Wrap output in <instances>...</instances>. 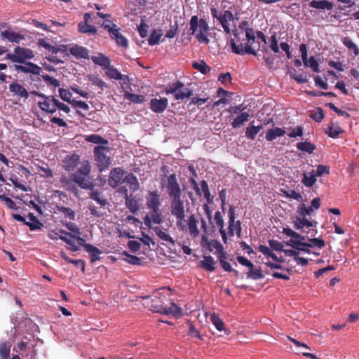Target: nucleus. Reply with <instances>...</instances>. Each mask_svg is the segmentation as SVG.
Here are the masks:
<instances>
[{"instance_id":"f257e3e1","label":"nucleus","mask_w":359,"mask_h":359,"mask_svg":"<svg viewBox=\"0 0 359 359\" xmlns=\"http://www.w3.org/2000/svg\"><path fill=\"white\" fill-rule=\"evenodd\" d=\"M165 290H170V288L169 287H162L149 296H142L140 298L144 300V306L153 312L161 314H172L176 318L181 317L182 316V309L175 303H171L170 306H165V302L168 300Z\"/></svg>"},{"instance_id":"f03ea898","label":"nucleus","mask_w":359,"mask_h":359,"mask_svg":"<svg viewBox=\"0 0 359 359\" xmlns=\"http://www.w3.org/2000/svg\"><path fill=\"white\" fill-rule=\"evenodd\" d=\"M146 198V205L150 212L144 217V224L152 228V222L160 224L163 222V212L161 210V195L158 191H149Z\"/></svg>"},{"instance_id":"7ed1b4c3","label":"nucleus","mask_w":359,"mask_h":359,"mask_svg":"<svg viewBox=\"0 0 359 359\" xmlns=\"http://www.w3.org/2000/svg\"><path fill=\"white\" fill-rule=\"evenodd\" d=\"M190 30L191 34L195 35V37L200 43H208L209 39L207 36V33L209 30V27L205 20L201 18L198 19L197 15H194L190 20Z\"/></svg>"},{"instance_id":"20e7f679","label":"nucleus","mask_w":359,"mask_h":359,"mask_svg":"<svg viewBox=\"0 0 359 359\" xmlns=\"http://www.w3.org/2000/svg\"><path fill=\"white\" fill-rule=\"evenodd\" d=\"M170 212L171 215L177 219L176 224L181 229H185L183 222L185 218V210L184 201L181 199V196L170 198Z\"/></svg>"},{"instance_id":"39448f33","label":"nucleus","mask_w":359,"mask_h":359,"mask_svg":"<svg viewBox=\"0 0 359 359\" xmlns=\"http://www.w3.org/2000/svg\"><path fill=\"white\" fill-rule=\"evenodd\" d=\"M166 94H172L177 100H183L193 95V90L184 88V84L180 81L170 84L165 90Z\"/></svg>"},{"instance_id":"423d86ee","label":"nucleus","mask_w":359,"mask_h":359,"mask_svg":"<svg viewBox=\"0 0 359 359\" xmlns=\"http://www.w3.org/2000/svg\"><path fill=\"white\" fill-rule=\"evenodd\" d=\"M33 51L29 48L17 46L13 50V53H8L6 59L11 60L13 62L25 63L27 60L34 58Z\"/></svg>"},{"instance_id":"0eeeda50","label":"nucleus","mask_w":359,"mask_h":359,"mask_svg":"<svg viewBox=\"0 0 359 359\" xmlns=\"http://www.w3.org/2000/svg\"><path fill=\"white\" fill-rule=\"evenodd\" d=\"M233 35L235 38L237 39V41H236L235 39H231L230 41L231 50L233 53L241 55H243L245 53L250 54L255 56L257 55V51L252 48L251 44L246 43L245 46L243 45L242 43L237 44V42H238L240 38L238 36L239 34L238 32H236V31L233 32Z\"/></svg>"},{"instance_id":"6e6552de","label":"nucleus","mask_w":359,"mask_h":359,"mask_svg":"<svg viewBox=\"0 0 359 359\" xmlns=\"http://www.w3.org/2000/svg\"><path fill=\"white\" fill-rule=\"evenodd\" d=\"M162 187L167 189L170 198L181 196V189L175 174L168 176L166 182L163 180Z\"/></svg>"},{"instance_id":"1a4fd4ad","label":"nucleus","mask_w":359,"mask_h":359,"mask_svg":"<svg viewBox=\"0 0 359 359\" xmlns=\"http://www.w3.org/2000/svg\"><path fill=\"white\" fill-rule=\"evenodd\" d=\"M106 149V147L103 146H97L94 148L93 152L100 172L104 170L111 163L110 158L105 154Z\"/></svg>"},{"instance_id":"9d476101","label":"nucleus","mask_w":359,"mask_h":359,"mask_svg":"<svg viewBox=\"0 0 359 359\" xmlns=\"http://www.w3.org/2000/svg\"><path fill=\"white\" fill-rule=\"evenodd\" d=\"M57 99L53 95H44L37 102L38 107L41 111L53 114L56 112V102Z\"/></svg>"},{"instance_id":"9b49d317","label":"nucleus","mask_w":359,"mask_h":359,"mask_svg":"<svg viewBox=\"0 0 359 359\" xmlns=\"http://www.w3.org/2000/svg\"><path fill=\"white\" fill-rule=\"evenodd\" d=\"M125 172L123 168L118 167L113 168L110 172L108 184L115 189L124 182Z\"/></svg>"},{"instance_id":"f8f14e48","label":"nucleus","mask_w":359,"mask_h":359,"mask_svg":"<svg viewBox=\"0 0 359 359\" xmlns=\"http://www.w3.org/2000/svg\"><path fill=\"white\" fill-rule=\"evenodd\" d=\"M23 64L24 65H15V70L18 72H22L25 74H32L34 75H39L42 70L39 65L33 62H25V63Z\"/></svg>"},{"instance_id":"ddd939ff","label":"nucleus","mask_w":359,"mask_h":359,"mask_svg":"<svg viewBox=\"0 0 359 359\" xmlns=\"http://www.w3.org/2000/svg\"><path fill=\"white\" fill-rule=\"evenodd\" d=\"M234 18L231 11L226 10L221 12V16L217 18V20L222 26L224 31L226 34L231 33L229 22H233Z\"/></svg>"},{"instance_id":"4468645a","label":"nucleus","mask_w":359,"mask_h":359,"mask_svg":"<svg viewBox=\"0 0 359 359\" xmlns=\"http://www.w3.org/2000/svg\"><path fill=\"white\" fill-rule=\"evenodd\" d=\"M150 109L152 111L155 113H162L168 105V100L166 97H162L160 99L158 98H152L150 100Z\"/></svg>"},{"instance_id":"2eb2a0df","label":"nucleus","mask_w":359,"mask_h":359,"mask_svg":"<svg viewBox=\"0 0 359 359\" xmlns=\"http://www.w3.org/2000/svg\"><path fill=\"white\" fill-rule=\"evenodd\" d=\"M80 158L76 154L67 155L62 160V168L67 171H72L79 164Z\"/></svg>"},{"instance_id":"dca6fc26","label":"nucleus","mask_w":359,"mask_h":359,"mask_svg":"<svg viewBox=\"0 0 359 359\" xmlns=\"http://www.w3.org/2000/svg\"><path fill=\"white\" fill-rule=\"evenodd\" d=\"M69 53L75 57L77 59L82 58V59H88V50L86 48L79 46V45H74L69 49Z\"/></svg>"},{"instance_id":"f3484780","label":"nucleus","mask_w":359,"mask_h":359,"mask_svg":"<svg viewBox=\"0 0 359 359\" xmlns=\"http://www.w3.org/2000/svg\"><path fill=\"white\" fill-rule=\"evenodd\" d=\"M109 36L115 41L116 44L123 48H128V39L120 32V29L116 28L114 32H112Z\"/></svg>"},{"instance_id":"a211bd4d","label":"nucleus","mask_w":359,"mask_h":359,"mask_svg":"<svg viewBox=\"0 0 359 359\" xmlns=\"http://www.w3.org/2000/svg\"><path fill=\"white\" fill-rule=\"evenodd\" d=\"M309 6L318 10L331 11L334 7V4L327 0H313L309 3Z\"/></svg>"},{"instance_id":"6ab92c4d","label":"nucleus","mask_w":359,"mask_h":359,"mask_svg":"<svg viewBox=\"0 0 359 359\" xmlns=\"http://www.w3.org/2000/svg\"><path fill=\"white\" fill-rule=\"evenodd\" d=\"M75 184H78L81 189L93 190L95 184L93 182L87 180L86 177L80 176L78 174H73Z\"/></svg>"},{"instance_id":"aec40b11","label":"nucleus","mask_w":359,"mask_h":359,"mask_svg":"<svg viewBox=\"0 0 359 359\" xmlns=\"http://www.w3.org/2000/svg\"><path fill=\"white\" fill-rule=\"evenodd\" d=\"M124 198H125V203H126V207L129 209V210L132 213L135 214L140 210V207L137 203V201L133 196V195L129 196L128 194L127 189H125V197Z\"/></svg>"},{"instance_id":"412c9836","label":"nucleus","mask_w":359,"mask_h":359,"mask_svg":"<svg viewBox=\"0 0 359 359\" xmlns=\"http://www.w3.org/2000/svg\"><path fill=\"white\" fill-rule=\"evenodd\" d=\"M1 36L3 39H7L12 43H19L20 41L25 39L24 36L11 30L2 31Z\"/></svg>"},{"instance_id":"4be33fe9","label":"nucleus","mask_w":359,"mask_h":359,"mask_svg":"<svg viewBox=\"0 0 359 359\" xmlns=\"http://www.w3.org/2000/svg\"><path fill=\"white\" fill-rule=\"evenodd\" d=\"M107 69V71L106 72V74L111 79L122 80L124 84H126L129 82L128 76L127 75H122L117 69L110 66H109V68Z\"/></svg>"},{"instance_id":"5701e85b","label":"nucleus","mask_w":359,"mask_h":359,"mask_svg":"<svg viewBox=\"0 0 359 359\" xmlns=\"http://www.w3.org/2000/svg\"><path fill=\"white\" fill-rule=\"evenodd\" d=\"M198 220L194 214L191 215L187 219V225L190 235L193 238H196L199 236V230L198 229Z\"/></svg>"},{"instance_id":"b1692460","label":"nucleus","mask_w":359,"mask_h":359,"mask_svg":"<svg viewBox=\"0 0 359 359\" xmlns=\"http://www.w3.org/2000/svg\"><path fill=\"white\" fill-rule=\"evenodd\" d=\"M9 90L19 96L20 97H24L27 99L29 97L28 91L20 84L18 83H12L9 86Z\"/></svg>"},{"instance_id":"393cba45","label":"nucleus","mask_w":359,"mask_h":359,"mask_svg":"<svg viewBox=\"0 0 359 359\" xmlns=\"http://www.w3.org/2000/svg\"><path fill=\"white\" fill-rule=\"evenodd\" d=\"M84 249L86 252L90 253V262L92 263L100 259V255L102 254V251L97 247L91 244H86L84 245Z\"/></svg>"},{"instance_id":"a878e982","label":"nucleus","mask_w":359,"mask_h":359,"mask_svg":"<svg viewBox=\"0 0 359 359\" xmlns=\"http://www.w3.org/2000/svg\"><path fill=\"white\" fill-rule=\"evenodd\" d=\"M60 182L66 190L72 191L76 190L73 174L69 177L62 175L60 178Z\"/></svg>"},{"instance_id":"bb28decb","label":"nucleus","mask_w":359,"mask_h":359,"mask_svg":"<svg viewBox=\"0 0 359 359\" xmlns=\"http://www.w3.org/2000/svg\"><path fill=\"white\" fill-rule=\"evenodd\" d=\"M216 262L211 256H204L203 259L199 262L200 267L208 271H213L215 269V265Z\"/></svg>"},{"instance_id":"cd10ccee","label":"nucleus","mask_w":359,"mask_h":359,"mask_svg":"<svg viewBox=\"0 0 359 359\" xmlns=\"http://www.w3.org/2000/svg\"><path fill=\"white\" fill-rule=\"evenodd\" d=\"M93 62L104 69L109 68L110 66V60L102 53H98L97 55L91 57Z\"/></svg>"},{"instance_id":"c85d7f7f","label":"nucleus","mask_w":359,"mask_h":359,"mask_svg":"<svg viewBox=\"0 0 359 359\" xmlns=\"http://www.w3.org/2000/svg\"><path fill=\"white\" fill-rule=\"evenodd\" d=\"M124 182H126L129 188L133 191H136L140 189V184L137 177L133 173H129L124 177Z\"/></svg>"},{"instance_id":"c756f323","label":"nucleus","mask_w":359,"mask_h":359,"mask_svg":"<svg viewBox=\"0 0 359 359\" xmlns=\"http://www.w3.org/2000/svg\"><path fill=\"white\" fill-rule=\"evenodd\" d=\"M285 131L278 127L271 128L268 130L266 135V139L267 141L271 142L276 140L278 137H281L285 135Z\"/></svg>"},{"instance_id":"7c9ffc66","label":"nucleus","mask_w":359,"mask_h":359,"mask_svg":"<svg viewBox=\"0 0 359 359\" xmlns=\"http://www.w3.org/2000/svg\"><path fill=\"white\" fill-rule=\"evenodd\" d=\"M90 198L95 201L101 207H104L108 204L107 198H105L102 193L99 191H92L90 194Z\"/></svg>"},{"instance_id":"2f4dec72","label":"nucleus","mask_w":359,"mask_h":359,"mask_svg":"<svg viewBox=\"0 0 359 359\" xmlns=\"http://www.w3.org/2000/svg\"><path fill=\"white\" fill-rule=\"evenodd\" d=\"M28 217L32 221V222H25V224L29 227L31 231L41 229L43 224L38 219L36 216L34 215L33 213H29Z\"/></svg>"},{"instance_id":"473e14b6","label":"nucleus","mask_w":359,"mask_h":359,"mask_svg":"<svg viewBox=\"0 0 359 359\" xmlns=\"http://www.w3.org/2000/svg\"><path fill=\"white\" fill-rule=\"evenodd\" d=\"M78 29L80 33L93 35L97 34V28L94 26L88 25L86 22H79L78 25Z\"/></svg>"},{"instance_id":"72a5a7b5","label":"nucleus","mask_w":359,"mask_h":359,"mask_svg":"<svg viewBox=\"0 0 359 359\" xmlns=\"http://www.w3.org/2000/svg\"><path fill=\"white\" fill-rule=\"evenodd\" d=\"M250 114L248 112H242L236 118H235L231 123V126L233 128H239L245 122L249 120Z\"/></svg>"},{"instance_id":"f704fd0d","label":"nucleus","mask_w":359,"mask_h":359,"mask_svg":"<svg viewBox=\"0 0 359 359\" xmlns=\"http://www.w3.org/2000/svg\"><path fill=\"white\" fill-rule=\"evenodd\" d=\"M341 42L348 49V50L353 52L355 56H358L359 55L358 47L349 37H344L341 39Z\"/></svg>"},{"instance_id":"c9c22d12","label":"nucleus","mask_w":359,"mask_h":359,"mask_svg":"<svg viewBox=\"0 0 359 359\" xmlns=\"http://www.w3.org/2000/svg\"><path fill=\"white\" fill-rule=\"evenodd\" d=\"M297 148L298 150L307 152L308 154H312L316 150V145L311 144L309 142H300L297 144Z\"/></svg>"},{"instance_id":"e433bc0d","label":"nucleus","mask_w":359,"mask_h":359,"mask_svg":"<svg viewBox=\"0 0 359 359\" xmlns=\"http://www.w3.org/2000/svg\"><path fill=\"white\" fill-rule=\"evenodd\" d=\"M153 230L162 241L167 243H170L172 245H175V241L173 238L170 235H168L165 231H163L160 227L155 226L153 228Z\"/></svg>"},{"instance_id":"4c0bfd02","label":"nucleus","mask_w":359,"mask_h":359,"mask_svg":"<svg viewBox=\"0 0 359 359\" xmlns=\"http://www.w3.org/2000/svg\"><path fill=\"white\" fill-rule=\"evenodd\" d=\"M123 97L124 99L128 100L131 102L137 104H142L145 100L144 95L131 93L128 91L125 92Z\"/></svg>"},{"instance_id":"58836bf2","label":"nucleus","mask_w":359,"mask_h":359,"mask_svg":"<svg viewBox=\"0 0 359 359\" xmlns=\"http://www.w3.org/2000/svg\"><path fill=\"white\" fill-rule=\"evenodd\" d=\"M316 182V175L314 170L309 173H304L302 183L307 187H312Z\"/></svg>"},{"instance_id":"ea45409f","label":"nucleus","mask_w":359,"mask_h":359,"mask_svg":"<svg viewBox=\"0 0 359 359\" xmlns=\"http://www.w3.org/2000/svg\"><path fill=\"white\" fill-rule=\"evenodd\" d=\"M304 247H313L316 246L318 249H322L325 246V242L324 240L319 238H313L309 239V242H305Z\"/></svg>"},{"instance_id":"a19ab883","label":"nucleus","mask_w":359,"mask_h":359,"mask_svg":"<svg viewBox=\"0 0 359 359\" xmlns=\"http://www.w3.org/2000/svg\"><path fill=\"white\" fill-rule=\"evenodd\" d=\"M57 210L59 212L62 213L66 218H68L70 220L75 219V212L72 209L67 207L57 205Z\"/></svg>"},{"instance_id":"79ce46f5","label":"nucleus","mask_w":359,"mask_h":359,"mask_svg":"<svg viewBox=\"0 0 359 359\" xmlns=\"http://www.w3.org/2000/svg\"><path fill=\"white\" fill-rule=\"evenodd\" d=\"M86 140L94 144H107L108 140L98 135H90L86 137Z\"/></svg>"},{"instance_id":"37998d69","label":"nucleus","mask_w":359,"mask_h":359,"mask_svg":"<svg viewBox=\"0 0 359 359\" xmlns=\"http://www.w3.org/2000/svg\"><path fill=\"white\" fill-rule=\"evenodd\" d=\"M61 257L63 259H65L67 262L73 264L77 266H81L83 272L85 271V262L82 259L74 260L69 258L65 253L62 252Z\"/></svg>"},{"instance_id":"c03bdc74","label":"nucleus","mask_w":359,"mask_h":359,"mask_svg":"<svg viewBox=\"0 0 359 359\" xmlns=\"http://www.w3.org/2000/svg\"><path fill=\"white\" fill-rule=\"evenodd\" d=\"M210 320L218 331L224 330V323L216 313L211 315Z\"/></svg>"},{"instance_id":"a18cd8bd","label":"nucleus","mask_w":359,"mask_h":359,"mask_svg":"<svg viewBox=\"0 0 359 359\" xmlns=\"http://www.w3.org/2000/svg\"><path fill=\"white\" fill-rule=\"evenodd\" d=\"M247 278L257 280L263 279L264 278V276L262 273L260 269H255L254 268H252V269H250V270L247 274Z\"/></svg>"},{"instance_id":"49530a36","label":"nucleus","mask_w":359,"mask_h":359,"mask_svg":"<svg viewBox=\"0 0 359 359\" xmlns=\"http://www.w3.org/2000/svg\"><path fill=\"white\" fill-rule=\"evenodd\" d=\"M11 344L8 342L0 343V356L2 359H6L10 354Z\"/></svg>"},{"instance_id":"de8ad7c7","label":"nucleus","mask_w":359,"mask_h":359,"mask_svg":"<svg viewBox=\"0 0 359 359\" xmlns=\"http://www.w3.org/2000/svg\"><path fill=\"white\" fill-rule=\"evenodd\" d=\"M192 67L194 69L204 74L210 71V67L208 66L203 61H201V62H194L192 65Z\"/></svg>"},{"instance_id":"09e8293b","label":"nucleus","mask_w":359,"mask_h":359,"mask_svg":"<svg viewBox=\"0 0 359 359\" xmlns=\"http://www.w3.org/2000/svg\"><path fill=\"white\" fill-rule=\"evenodd\" d=\"M343 132L344 130L341 129V127L332 126L328 127V130L326 132V133L328 135L329 137L332 138H336Z\"/></svg>"},{"instance_id":"8fccbe9b","label":"nucleus","mask_w":359,"mask_h":359,"mask_svg":"<svg viewBox=\"0 0 359 359\" xmlns=\"http://www.w3.org/2000/svg\"><path fill=\"white\" fill-rule=\"evenodd\" d=\"M313 211V209L312 207H306V205L303 203L298 207L297 212L300 217H306L307 215H310Z\"/></svg>"},{"instance_id":"3c124183","label":"nucleus","mask_w":359,"mask_h":359,"mask_svg":"<svg viewBox=\"0 0 359 359\" xmlns=\"http://www.w3.org/2000/svg\"><path fill=\"white\" fill-rule=\"evenodd\" d=\"M90 166L88 162L83 163L81 166L78 169L76 172L74 174H78L80 176L86 177L90 172Z\"/></svg>"},{"instance_id":"603ef678","label":"nucleus","mask_w":359,"mask_h":359,"mask_svg":"<svg viewBox=\"0 0 359 359\" xmlns=\"http://www.w3.org/2000/svg\"><path fill=\"white\" fill-rule=\"evenodd\" d=\"M207 248L210 252L213 251V250L219 252L223 249V246L217 240L213 239L208 242Z\"/></svg>"},{"instance_id":"864d4df0","label":"nucleus","mask_w":359,"mask_h":359,"mask_svg":"<svg viewBox=\"0 0 359 359\" xmlns=\"http://www.w3.org/2000/svg\"><path fill=\"white\" fill-rule=\"evenodd\" d=\"M161 36L162 34L161 33V31H154L152 34L150 35L149 39L148 40L149 44L150 46L158 44L160 41Z\"/></svg>"},{"instance_id":"5fc2aeb1","label":"nucleus","mask_w":359,"mask_h":359,"mask_svg":"<svg viewBox=\"0 0 359 359\" xmlns=\"http://www.w3.org/2000/svg\"><path fill=\"white\" fill-rule=\"evenodd\" d=\"M306 64L307 65L305 66L311 68L314 72H320L319 64L318 62L315 58V57L311 56L309 59H308Z\"/></svg>"},{"instance_id":"6e6d98bb","label":"nucleus","mask_w":359,"mask_h":359,"mask_svg":"<svg viewBox=\"0 0 359 359\" xmlns=\"http://www.w3.org/2000/svg\"><path fill=\"white\" fill-rule=\"evenodd\" d=\"M58 92L60 98L63 101L67 102H69L71 101L72 95L69 90L60 88H59Z\"/></svg>"},{"instance_id":"4d7b16f0","label":"nucleus","mask_w":359,"mask_h":359,"mask_svg":"<svg viewBox=\"0 0 359 359\" xmlns=\"http://www.w3.org/2000/svg\"><path fill=\"white\" fill-rule=\"evenodd\" d=\"M257 133L255 130V126L251 123L246 128L245 136L248 139L253 140L255 139Z\"/></svg>"},{"instance_id":"13d9d810","label":"nucleus","mask_w":359,"mask_h":359,"mask_svg":"<svg viewBox=\"0 0 359 359\" xmlns=\"http://www.w3.org/2000/svg\"><path fill=\"white\" fill-rule=\"evenodd\" d=\"M102 27L108 32L109 35L116 28H118L117 25L111 20H104L102 24Z\"/></svg>"},{"instance_id":"bf43d9fd","label":"nucleus","mask_w":359,"mask_h":359,"mask_svg":"<svg viewBox=\"0 0 359 359\" xmlns=\"http://www.w3.org/2000/svg\"><path fill=\"white\" fill-rule=\"evenodd\" d=\"M39 45L53 53H56L57 52V48L50 44L43 39L39 40Z\"/></svg>"},{"instance_id":"052dcab7","label":"nucleus","mask_w":359,"mask_h":359,"mask_svg":"<svg viewBox=\"0 0 359 359\" xmlns=\"http://www.w3.org/2000/svg\"><path fill=\"white\" fill-rule=\"evenodd\" d=\"M219 263L222 269L227 272H233L236 276H238V271L232 269L231 264L226 260L221 259Z\"/></svg>"},{"instance_id":"680f3d73","label":"nucleus","mask_w":359,"mask_h":359,"mask_svg":"<svg viewBox=\"0 0 359 359\" xmlns=\"http://www.w3.org/2000/svg\"><path fill=\"white\" fill-rule=\"evenodd\" d=\"M268 243L270 248L273 250L283 252L284 250L283 244L278 241L271 239L268 241Z\"/></svg>"},{"instance_id":"e2e57ef3","label":"nucleus","mask_w":359,"mask_h":359,"mask_svg":"<svg viewBox=\"0 0 359 359\" xmlns=\"http://www.w3.org/2000/svg\"><path fill=\"white\" fill-rule=\"evenodd\" d=\"M0 200L1 201H4L6 203V206L11 210H17L18 208L16 207L15 203L13 200H11L10 198L6 196L4 194L0 195Z\"/></svg>"},{"instance_id":"0e129e2a","label":"nucleus","mask_w":359,"mask_h":359,"mask_svg":"<svg viewBox=\"0 0 359 359\" xmlns=\"http://www.w3.org/2000/svg\"><path fill=\"white\" fill-rule=\"evenodd\" d=\"M187 334L191 337H196L201 340H203L202 336L200 334L198 330L195 327L192 323H189V327Z\"/></svg>"},{"instance_id":"69168bd1","label":"nucleus","mask_w":359,"mask_h":359,"mask_svg":"<svg viewBox=\"0 0 359 359\" xmlns=\"http://www.w3.org/2000/svg\"><path fill=\"white\" fill-rule=\"evenodd\" d=\"M287 245H290L294 249H296L297 250H299L301 247H304V245H306L305 242H302L301 241H297V239L293 238L290 239V241L287 243Z\"/></svg>"},{"instance_id":"338daca9","label":"nucleus","mask_w":359,"mask_h":359,"mask_svg":"<svg viewBox=\"0 0 359 359\" xmlns=\"http://www.w3.org/2000/svg\"><path fill=\"white\" fill-rule=\"evenodd\" d=\"M286 197L293 198L297 201L302 200V196L300 193L297 192L295 190H288L284 192Z\"/></svg>"},{"instance_id":"774afa93","label":"nucleus","mask_w":359,"mask_h":359,"mask_svg":"<svg viewBox=\"0 0 359 359\" xmlns=\"http://www.w3.org/2000/svg\"><path fill=\"white\" fill-rule=\"evenodd\" d=\"M270 42V48L274 53H278L279 52V48L278 45V39L276 34H273L271 36L269 39Z\"/></svg>"}]
</instances>
